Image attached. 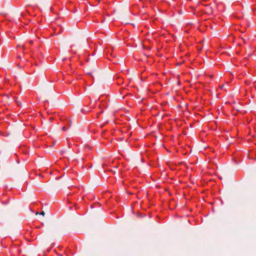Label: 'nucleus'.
Masks as SVG:
<instances>
[{
	"mask_svg": "<svg viewBox=\"0 0 256 256\" xmlns=\"http://www.w3.org/2000/svg\"><path fill=\"white\" fill-rule=\"evenodd\" d=\"M32 42H33V41H32V40H30V44H32Z\"/></svg>",
	"mask_w": 256,
	"mask_h": 256,
	"instance_id": "obj_5",
	"label": "nucleus"
},
{
	"mask_svg": "<svg viewBox=\"0 0 256 256\" xmlns=\"http://www.w3.org/2000/svg\"><path fill=\"white\" fill-rule=\"evenodd\" d=\"M62 130H66V129L65 126H63V127L62 128Z\"/></svg>",
	"mask_w": 256,
	"mask_h": 256,
	"instance_id": "obj_4",
	"label": "nucleus"
},
{
	"mask_svg": "<svg viewBox=\"0 0 256 256\" xmlns=\"http://www.w3.org/2000/svg\"><path fill=\"white\" fill-rule=\"evenodd\" d=\"M36 214V215H37V214H40V212H37V213Z\"/></svg>",
	"mask_w": 256,
	"mask_h": 256,
	"instance_id": "obj_6",
	"label": "nucleus"
},
{
	"mask_svg": "<svg viewBox=\"0 0 256 256\" xmlns=\"http://www.w3.org/2000/svg\"><path fill=\"white\" fill-rule=\"evenodd\" d=\"M4 98H9V96H8V95H7V94L4 95Z\"/></svg>",
	"mask_w": 256,
	"mask_h": 256,
	"instance_id": "obj_3",
	"label": "nucleus"
},
{
	"mask_svg": "<svg viewBox=\"0 0 256 256\" xmlns=\"http://www.w3.org/2000/svg\"><path fill=\"white\" fill-rule=\"evenodd\" d=\"M40 214L44 216V214H45V213H44V211H42V212H40Z\"/></svg>",
	"mask_w": 256,
	"mask_h": 256,
	"instance_id": "obj_2",
	"label": "nucleus"
},
{
	"mask_svg": "<svg viewBox=\"0 0 256 256\" xmlns=\"http://www.w3.org/2000/svg\"><path fill=\"white\" fill-rule=\"evenodd\" d=\"M81 111H82V112H90V110H85L84 109L82 108V109L81 110Z\"/></svg>",
	"mask_w": 256,
	"mask_h": 256,
	"instance_id": "obj_1",
	"label": "nucleus"
},
{
	"mask_svg": "<svg viewBox=\"0 0 256 256\" xmlns=\"http://www.w3.org/2000/svg\"><path fill=\"white\" fill-rule=\"evenodd\" d=\"M88 74H90V72H88L87 73Z\"/></svg>",
	"mask_w": 256,
	"mask_h": 256,
	"instance_id": "obj_7",
	"label": "nucleus"
}]
</instances>
